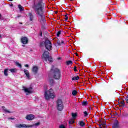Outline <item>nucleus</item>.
<instances>
[{"mask_svg":"<svg viewBox=\"0 0 128 128\" xmlns=\"http://www.w3.org/2000/svg\"><path fill=\"white\" fill-rule=\"evenodd\" d=\"M72 116L73 118V119L76 120V116H78V114H76V113L72 112Z\"/></svg>","mask_w":128,"mask_h":128,"instance_id":"412c9836","label":"nucleus"},{"mask_svg":"<svg viewBox=\"0 0 128 128\" xmlns=\"http://www.w3.org/2000/svg\"><path fill=\"white\" fill-rule=\"evenodd\" d=\"M8 69H4V74L6 76H8Z\"/></svg>","mask_w":128,"mask_h":128,"instance_id":"aec40b11","label":"nucleus"},{"mask_svg":"<svg viewBox=\"0 0 128 128\" xmlns=\"http://www.w3.org/2000/svg\"><path fill=\"white\" fill-rule=\"evenodd\" d=\"M16 64L18 66H20V68H22V64H19L18 62H16Z\"/></svg>","mask_w":128,"mask_h":128,"instance_id":"473e14b6","label":"nucleus"},{"mask_svg":"<svg viewBox=\"0 0 128 128\" xmlns=\"http://www.w3.org/2000/svg\"><path fill=\"white\" fill-rule=\"evenodd\" d=\"M80 126H84V122L83 121H80Z\"/></svg>","mask_w":128,"mask_h":128,"instance_id":"c756f323","label":"nucleus"},{"mask_svg":"<svg viewBox=\"0 0 128 128\" xmlns=\"http://www.w3.org/2000/svg\"><path fill=\"white\" fill-rule=\"evenodd\" d=\"M26 120H32L34 118V114H28L26 116Z\"/></svg>","mask_w":128,"mask_h":128,"instance_id":"1a4fd4ad","label":"nucleus"},{"mask_svg":"<svg viewBox=\"0 0 128 128\" xmlns=\"http://www.w3.org/2000/svg\"><path fill=\"white\" fill-rule=\"evenodd\" d=\"M88 104V102L84 101L82 102V106H86Z\"/></svg>","mask_w":128,"mask_h":128,"instance_id":"c85d7f7f","label":"nucleus"},{"mask_svg":"<svg viewBox=\"0 0 128 128\" xmlns=\"http://www.w3.org/2000/svg\"><path fill=\"white\" fill-rule=\"evenodd\" d=\"M2 108H3V110H4V112H8V114H10V112L8 110H7L6 108V107L4 106H2Z\"/></svg>","mask_w":128,"mask_h":128,"instance_id":"a211bd4d","label":"nucleus"},{"mask_svg":"<svg viewBox=\"0 0 128 128\" xmlns=\"http://www.w3.org/2000/svg\"><path fill=\"white\" fill-rule=\"evenodd\" d=\"M76 56H78V54H77V53H76Z\"/></svg>","mask_w":128,"mask_h":128,"instance_id":"37998d69","label":"nucleus"},{"mask_svg":"<svg viewBox=\"0 0 128 128\" xmlns=\"http://www.w3.org/2000/svg\"><path fill=\"white\" fill-rule=\"evenodd\" d=\"M0 38H1V36H0Z\"/></svg>","mask_w":128,"mask_h":128,"instance_id":"49530a36","label":"nucleus"},{"mask_svg":"<svg viewBox=\"0 0 128 128\" xmlns=\"http://www.w3.org/2000/svg\"><path fill=\"white\" fill-rule=\"evenodd\" d=\"M15 126L16 128H28L30 126H28V125H26L24 124H16Z\"/></svg>","mask_w":128,"mask_h":128,"instance_id":"0eeeda50","label":"nucleus"},{"mask_svg":"<svg viewBox=\"0 0 128 128\" xmlns=\"http://www.w3.org/2000/svg\"><path fill=\"white\" fill-rule=\"evenodd\" d=\"M40 36H42V34H40Z\"/></svg>","mask_w":128,"mask_h":128,"instance_id":"de8ad7c7","label":"nucleus"},{"mask_svg":"<svg viewBox=\"0 0 128 128\" xmlns=\"http://www.w3.org/2000/svg\"><path fill=\"white\" fill-rule=\"evenodd\" d=\"M62 34V30H60L57 32V36H60V34Z\"/></svg>","mask_w":128,"mask_h":128,"instance_id":"7c9ffc66","label":"nucleus"},{"mask_svg":"<svg viewBox=\"0 0 128 128\" xmlns=\"http://www.w3.org/2000/svg\"><path fill=\"white\" fill-rule=\"evenodd\" d=\"M80 80V76H74L72 78V80Z\"/></svg>","mask_w":128,"mask_h":128,"instance_id":"6ab92c4d","label":"nucleus"},{"mask_svg":"<svg viewBox=\"0 0 128 128\" xmlns=\"http://www.w3.org/2000/svg\"><path fill=\"white\" fill-rule=\"evenodd\" d=\"M20 16H18V18H20Z\"/></svg>","mask_w":128,"mask_h":128,"instance_id":"c03bdc74","label":"nucleus"},{"mask_svg":"<svg viewBox=\"0 0 128 128\" xmlns=\"http://www.w3.org/2000/svg\"><path fill=\"white\" fill-rule=\"evenodd\" d=\"M74 123V119H71L69 121V124H72Z\"/></svg>","mask_w":128,"mask_h":128,"instance_id":"393cba45","label":"nucleus"},{"mask_svg":"<svg viewBox=\"0 0 128 128\" xmlns=\"http://www.w3.org/2000/svg\"><path fill=\"white\" fill-rule=\"evenodd\" d=\"M84 116H88V112L86 111L84 112Z\"/></svg>","mask_w":128,"mask_h":128,"instance_id":"2f4dec72","label":"nucleus"},{"mask_svg":"<svg viewBox=\"0 0 128 128\" xmlns=\"http://www.w3.org/2000/svg\"><path fill=\"white\" fill-rule=\"evenodd\" d=\"M42 58L46 62L48 60V62H52V56H50V52L48 51H44L42 54Z\"/></svg>","mask_w":128,"mask_h":128,"instance_id":"20e7f679","label":"nucleus"},{"mask_svg":"<svg viewBox=\"0 0 128 128\" xmlns=\"http://www.w3.org/2000/svg\"><path fill=\"white\" fill-rule=\"evenodd\" d=\"M55 40L56 42V44H58V46H60V44H64V40H61L60 42V40H58V38H56Z\"/></svg>","mask_w":128,"mask_h":128,"instance_id":"2eb2a0df","label":"nucleus"},{"mask_svg":"<svg viewBox=\"0 0 128 128\" xmlns=\"http://www.w3.org/2000/svg\"><path fill=\"white\" fill-rule=\"evenodd\" d=\"M21 42L23 44H26L28 42V39L26 37H22L21 38Z\"/></svg>","mask_w":128,"mask_h":128,"instance_id":"6e6552de","label":"nucleus"},{"mask_svg":"<svg viewBox=\"0 0 128 128\" xmlns=\"http://www.w3.org/2000/svg\"><path fill=\"white\" fill-rule=\"evenodd\" d=\"M38 66H33L32 72H34V74H38Z\"/></svg>","mask_w":128,"mask_h":128,"instance_id":"ddd939ff","label":"nucleus"},{"mask_svg":"<svg viewBox=\"0 0 128 128\" xmlns=\"http://www.w3.org/2000/svg\"><path fill=\"white\" fill-rule=\"evenodd\" d=\"M18 8L19 10H20L22 12V10H24V7H22V5H18Z\"/></svg>","mask_w":128,"mask_h":128,"instance_id":"b1692460","label":"nucleus"},{"mask_svg":"<svg viewBox=\"0 0 128 128\" xmlns=\"http://www.w3.org/2000/svg\"><path fill=\"white\" fill-rule=\"evenodd\" d=\"M74 72H78V70H76V66H74Z\"/></svg>","mask_w":128,"mask_h":128,"instance_id":"e433bc0d","label":"nucleus"},{"mask_svg":"<svg viewBox=\"0 0 128 128\" xmlns=\"http://www.w3.org/2000/svg\"><path fill=\"white\" fill-rule=\"evenodd\" d=\"M112 128H120V126H118V120L114 122Z\"/></svg>","mask_w":128,"mask_h":128,"instance_id":"dca6fc26","label":"nucleus"},{"mask_svg":"<svg viewBox=\"0 0 128 128\" xmlns=\"http://www.w3.org/2000/svg\"><path fill=\"white\" fill-rule=\"evenodd\" d=\"M100 128H106V124L105 123L102 124L100 125Z\"/></svg>","mask_w":128,"mask_h":128,"instance_id":"bb28decb","label":"nucleus"},{"mask_svg":"<svg viewBox=\"0 0 128 128\" xmlns=\"http://www.w3.org/2000/svg\"><path fill=\"white\" fill-rule=\"evenodd\" d=\"M24 72L28 80H30V72H28L26 69H24Z\"/></svg>","mask_w":128,"mask_h":128,"instance_id":"f8f14e48","label":"nucleus"},{"mask_svg":"<svg viewBox=\"0 0 128 128\" xmlns=\"http://www.w3.org/2000/svg\"><path fill=\"white\" fill-rule=\"evenodd\" d=\"M56 106L57 110H58L62 112V110H64V103L62 102V100L59 99L57 100L56 102Z\"/></svg>","mask_w":128,"mask_h":128,"instance_id":"39448f33","label":"nucleus"},{"mask_svg":"<svg viewBox=\"0 0 128 128\" xmlns=\"http://www.w3.org/2000/svg\"><path fill=\"white\" fill-rule=\"evenodd\" d=\"M59 128H66V126L64 125H60L59 126Z\"/></svg>","mask_w":128,"mask_h":128,"instance_id":"72a5a7b5","label":"nucleus"},{"mask_svg":"<svg viewBox=\"0 0 128 128\" xmlns=\"http://www.w3.org/2000/svg\"><path fill=\"white\" fill-rule=\"evenodd\" d=\"M118 104L120 106H124V100H119Z\"/></svg>","mask_w":128,"mask_h":128,"instance_id":"4468645a","label":"nucleus"},{"mask_svg":"<svg viewBox=\"0 0 128 128\" xmlns=\"http://www.w3.org/2000/svg\"><path fill=\"white\" fill-rule=\"evenodd\" d=\"M60 58H58V60H60Z\"/></svg>","mask_w":128,"mask_h":128,"instance_id":"79ce46f5","label":"nucleus"},{"mask_svg":"<svg viewBox=\"0 0 128 128\" xmlns=\"http://www.w3.org/2000/svg\"><path fill=\"white\" fill-rule=\"evenodd\" d=\"M8 120H14V118H8Z\"/></svg>","mask_w":128,"mask_h":128,"instance_id":"4c0bfd02","label":"nucleus"},{"mask_svg":"<svg viewBox=\"0 0 128 128\" xmlns=\"http://www.w3.org/2000/svg\"><path fill=\"white\" fill-rule=\"evenodd\" d=\"M67 66H70V64H72V60H68L66 62Z\"/></svg>","mask_w":128,"mask_h":128,"instance_id":"a878e982","label":"nucleus"},{"mask_svg":"<svg viewBox=\"0 0 128 128\" xmlns=\"http://www.w3.org/2000/svg\"><path fill=\"white\" fill-rule=\"evenodd\" d=\"M50 74L56 80H60V71L57 68H52L50 71Z\"/></svg>","mask_w":128,"mask_h":128,"instance_id":"7ed1b4c3","label":"nucleus"},{"mask_svg":"<svg viewBox=\"0 0 128 128\" xmlns=\"http://www.w3.org/2000/svg\"><path fill=\"white\" fill-rule=\"evenodd\" d=\"M24 66H26V68H28L29 66H28V64H26L24 65Z\"/></svg>","mask_w":128,"mask_h":128,"instance_id":"58836bf2","label":"nucleus"},{"mask_svg":"<svg viewBox=\"0 0 128 128\" xmlns=\"http://www.w3.org/2000/svg\"><path fill=\"white\" fill-rule=\"evenodd\" d=\"M40 124V122H38L37 123H36L32 125H28V126H29L28 128H32V126H38Z\"/></svg>","mask_w":128,"mask_h":128,"instance_id":"f3484780","label":"nucleus"},{"mask_svg":"<svg viewBox=\"0 0 128 128\" xmlns=\"http://www.w3.org/2000/svg\"><path fill=\"white\" fill-rule=\"evenodd\" d=\"M32 8L34 10L37 16L40 18L42 20H44V2L40 1L37 3L34 4Z\"/></svg>","mask_w":128,"mask_h":128,"instance_id":"f257e3e1","label":"nucleus"},{"mask_svg":"<svg viewBox=\"0 0 128 128\" xmlns=\"http://www.w3.org/2000/svg\"><path fill=\"white\" fill-rule=\"evenodd\" d=\"M78 92H76V90H73V92H72V96H76Z\"/></svg>","mask_w":128,"mask_h":128,"instance_id":"cd10ccee","label":"nucleus"},{"mask_svg":"<svg viewBox=\"0 0 128 128\" xmlns=\"http://www.w3.org/2000/svg\"><path fill=\"white\" fill-rule=\"evenodd\" d=\"M44 96L46 100H48L50 98H56V94H54V90L50 88L44 92Z\"/></svg>","mask_w":128,"mask_h":128,"instance_id":"f03ea898","label":"nucleus"},{"mask_svg":"<svg viewBox=\"0 0 128 128\" xmlns=\"http://www.w3.org/2000/svg\"><path fill=\"white\" fill-rule=\"evenodd\" d=\"M70 0V2H72L74 0Z\"/></svg>","mask_w":128,"mask_h":128,"instance_id":"a19ab883","label":"nucleus"},{"mask_svg":"<svg viewBox=\"0 0 128 128\" xmlns=\"http://www.w3.org/2000/svg\"><path fill=\"white\" fill-rule=\"evenodd\" d=\"M10 72H16V68H13L9 70Z\"/></svg>","mask_w":128,"mask_h":128,"instance_id":"4be33fe9","label":"nucleus"},{"mask_svg":"<svg viewBox=\"0 0 128 128\" xmlns=\"http://www.w3.org/2000/svg\"><path fill=\"white\" fill-rule=\"evenodd\" d=\"M65 20H68V16L67 15L65 16Z\"/></svg>","mask_w":128,"mask_h":128,"instance_id":"f704fd0d","label":"nucleus"},{"mask_svg":"<svg viewBox=\"0 0 128 128\" xmlns=\"http://www.w3.org/2000/svg\"><path fill=\"white\" fill-rule=\"evenodd\" d=\"M20 24H22V23H20Z\"/></svg>","mask_w":128,"mask_h":128,"instance_id":"a18cd8bd","label":"nucleus"},{"mask_svg":"<svg viewBox=\"0 0 128 128\" xmlns=\"http://www.w3.org/2000/svg\"><path fill=\"white\" fill-rule=\"evenodd\" d=\"M28 18H29L30 22H34V16L32 12L28 14Z\"/></svg>","mask_w":128,"mask_h":128,"instance_id":"9d476101","label":"nucleus"},{"mask_svg":"<svg viewBox=\"0 0 128 128\" xmlns=\"http://www.w3.org/2000/svg\"><path fill=\"white\" fill-rule=\"evenodd\" d=\"M41 46H44V42H42L40 44Z\"/></svg>","mask_w":128,"mask_h":128,"instance_id":"c9c22d12","label":"nucleus"},{"mask_svg":"<svg viewBox=\"0 0 128 128\" xmlns=\"http://www.w3.org/2000/svg\"><path fill=\"white\" fill-rule=\"evenodd\" d=\"M50 86H54V80L50 79Z\"/></svg>","mask_w":128,"mask_h":128,"instance_id":"5701e85b","label":"nucleus"},{"mask_svg":"<svg viewBox=\"0 0 128 128\" xmlns=\"http://www.w3.org/2000/svg\"><path fill=\"white\" fill-rule=\"evenodd\" d=\"M44 46L48 50H52V42L50 40H46L44 42Z\"/></svg>","mask_w":128,"mask_h":128,"instance_id":"423d86ee","label":"nucleus"},{"mask_svg":"<svg viewBox=\"0 0 128 128\" xmlns=\"http://www.w3.org/2000/svg\"><path fill=\"white\" fill-rule=\"evenodd\" d=\"M24 92H28V94H32V88H24Z\"/></svg>","mask_w":128,"mask_h":128,"instance_id":"9b49d317","label":"nucleus"},{"mask_svg":"<svg viewBox=\"0 0 128 128\" xmlns=\"http://www.w3.org/2000/svg\"><path fill=\"white\" fill-rule=\"evenodd\" d=\"M10 2H12L13 0H9Z\"/></svg>","mask_w":128,"mask_h":128,"instance_id":"ea45409f","label":"nucleus"}]
</instances>
